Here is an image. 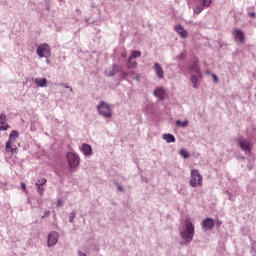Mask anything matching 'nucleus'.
I'll return each instance as SVG.
<instances>
[{"label": "nucleus", "mask_w": 256, "mask_h": 256, "mask_svg": "<svg viewBox=\"0 0 256 256\" xmlns=\"http://www.w3.org/2000/svg\"><path fill=\"white\" fill-rule=\"evenodd\" d=\"M204 9H205V6L201 4V5L196 6L193 9V11H194L195 15H199Z\"/></svg>", "instance_id": "obj_19"}, {"label": "nucleus", "mask_w": 256, "mask_h": 256, "mask_svg": "<svg viewBox=\"0 0 256 256\" xmlns=\"http://www.w3.org/2000/svg\"><path fill=\"white\" fill-rule=\"evenodd\" d=\"M8 129H11V126L7 123V116L0 114V131H7Z\"/></svg>", "instance_id": "obj_9"}, {"label": "nucleus", "mask_w": 256, "mask_h": 256, "mask_svg": "<svg viewBox=\"0 0 256 256\" xmlns=\"http://www.w3.org/2000/svg\"><path fill=\"white\" fill-rule=\"evenodd\" d=\"M211 3H213V0H202V5L204 7H211Z\"/></svg>", "instance_id": "obj_26"}, {"label": "nucleus", "mask_w": 256, "mask_h": 256, "mask_svg": "<svg viewBox=\"0 0 256 256\" xmlns=\"http://www.w3.org/2000/svg\"><path fill=\"white\" fill-rule=\"evenodd\" d=\"M163 139L166 141V143H175V136L172 134H163Z\"/></svg>", "instance_id": "obj_18"}, {"label": "nucleus", "mask_w": 256, "mask_h": 256, "mask_svg": "<svg viewBox=\"0 0 256 256\" xmlns=\"http://www.w3.org/2000/svg\"><path fill=\"white\" fill-rule=\"evenodd\" d=\"M59 241V233L51 232L48 236V246L53 247Z\"/></svg>", "instance_id": "obj_10"}, {"label": "nucleus", "mask_w": 256, "mask_h": 256, "mask_svg": "<svg viewBox=\"0 0 256 256\" xmlns=\"http://www.w3.org/2000/svg\"><path fill=\"white\" fill-rule=\"evenodd\" d=\"M212 77H213L215 83H217L219 81V78H217V75L213 74Z\"/></svg>", "instance_id": "obj_32"}, {"label": "nucleus", "mask_w": 256, "mask_h": 256, "mask_svg": "<svg viewBox=\"0 0 256 256\" xmlns=\"http://www.w3.org/2000/svg\"><path fill=\"white\" fill-rule=\"evenodd\" d=\"M137 67V62L133 61V59H128V69H135Z\"/></svg>", "instance_id": "obj_21"}, {"label": "nucleus", "mask_w": 256, "mask_h": 256, "mask_svg": "<svg viewBox=\"0 0 256 256\" xmlns=\"http://www.w3.org/2000/svg\"><path fill=\"white\" fill-rule=\"evenodd\" d=\"M119 191H123V188L121 186H118Z\"/></svg>", "instance_id": "obj_35"}, {"label": "nucleus", "mask_w": 256, "mask_h": 256, "mask_svg": "<svg viewBox=\"0 0 256 256\" xmlns=\"http://www.w3.org/2000/svg\"><path fill=\"white\" fill-rule=\"evenodd\" d=\"M97 109L102 117H106V119H111V117H113V112L109 104L101 102L100 105H98Z\"/></svg>", "instance_id": "obj_4"}, {"label": "nucleus", "mask_w": 256, "mask_h": 256, "mask_svg": "<svg viewBox=\"0 0 256 256\" xmlns=\"http://www.w3.org/2000/svg\"><path fill=\"white\" fill-rule=\"evenodd\" d=\"M233 37L236 39V41H239L240 43H245V33L241 29H235L233 31Z\"/></svg>", "instance_id": "obj_8"}, {"label": "nucleus", "mask_w": 256, "mask_h": 256, "mask_svg": "<svg viewBox=\"0 0 256 256\" xmlns=\"http://www.w3.org/2000/svg\"><path fill=\"white\" fill-rule=\"evenodd\" d=\"M176 125H178V127H187L189 125V122L177 120Z\"/></svg>", "instance_id": "obj_23"}, {"label": "nucleus", "mask_w": 256, "mask_h": 256, "mask_svg": "<svg viewBox=\"0 0 256 256\" xmlns=\"http://www.w3.org/2000/svg\"><path fill=\"white\" fill-rule=\"evenodd\" d=\"M199 77H201V75L199 76L198 74L191 76V82L194 85V89H197V87H199Z\"/></svg>", "instance_id": "obj_17"}, {"label": "nucleus", "mask_w": 256, "mask_h": 256, "mask_svg": "<svg viewBox=\"0 0 256 256\" xmlns=\"http://www.w3.org/2000/svg\"><path fill=\"white\" fill-rule=\"evenodd\" d=\"M21 187H22V190L24 191V193H27V185L25 184V182L21 183Z\"/></svg>", "instance_id": "obj_29"}, {"label": "nucleus", "mask_w": 256, "mask_h": 256, "mask_svg": "<svg viewBox=\"0 0 256 256\" xmlns=\"http://www.w3.org/2000/svg\"><path fill=\"white\" fill-rule=\"evenodd\" d=\"M250 15H251L252 17H255V13H254V12L250 13Z\"/></svg>", "instance_id": "obj_37"}, {"label": "nucleus", "mask_w": 256, "mask_h": 256, "mask_svg": "<svg viewBox=\"0 0 256 256\" xmlns=\"http://www.w3.org/2000/svg\"><path fill=\"white\" fill-rule=\"evenodd\" d=\"M180 237L185 243H191V241H193V237H195V226L191 222V219H185L184 224L180 229Z\"/></svg>", "instance_id": "obj_1"}, {"label": "nucleus", "mask_w": 256, "mask_h": 256, "mask_svg": "<svg viewBox=\"0 0 256 256\" xmlns=\"http://www.w3.org/2000/svg\"><path fill=\"white\" fill-rule=\"evenodd\" d=\"M70 169H75L79 165V156L73 152L67 154Z\"/></svg>", "instance_id": "obj_6"}, {"label": "nucleus", "mask_w": 256, "mask_h": 256, "mask_svg": "<svg viewBox=\"0 0 256 256\" xmlns=\"http://www.w3.org/2000/svg\"><path fill=\"white\" fill-rule=\"evenodd\" d=\"M154 95H155V97H158V99H161V88H157L154 91Z\"/></svg>", "instance_id": "obj_27"}, {"label": "nucleus", "mask_w": 256, "mask_h": 256, "mask_svg": "<svg viewBox=\"0 0 256 256\" xmlns=\"http://www.w3.org/2000/svg\"><path fill=\"white\" fill-rule=\"evenodd\" d=\"M191 73H195L198 77H201V69L199 68V62L195 61L189 67Z\"/></svg>", "instance_id": "obj_12"}, {"label": "nucleus", "mask_w": 256, "mask_h": 256, "mask_svg": "<svg viewBox=\"0 0 256 256\" xmlns=\"http://www.w3.org/2000/svg\"><path fill=\"white\" fill-rule=\"evenodd\" d=\"M37 192L39 193V195H43V193H45V188L38 186L37 187Z\"/></svg>", "instance_id": "obj_28"}, {"label": "nucleus", "mask_w": 256, "mask_h": 256, "mask_svg": "<svg viewBox=\"0 0 256 256\" xmlns=\"http://www.w3.org/2000/svg\"><path fill=\"white\" fill-rule=\"evenodd\" d=\"M81 151L84 155L89 156L92 155L93 148L91 147V145L84 143L82 144Z\"/></svg>", "instance_id": "obj_13"}, {"label": "nucleus", "mask_w": 256, "mask_h": 256, "mask_svg": "<svg viewBox=\"0 0 256 256\" xmlns=\"http://www.w3.org/2000/svg\"><path fill=\"white\" fill-rule=\"evenodd\" d=\"M216 223L218 227H221V221L218 220Z\"/></svg>", "instance_id": "obj_33"}, {"label": "nucleus", "mask_w": 256, "mask_h": 256, "mask_svg": "<svg viewBox=\"0 0 256 256\" xmlns=\"http://www.w3.org/2000/svg\"><path fill=\"white\" fill-rule=\"evenodd\" d=\"M213 227H215V220L206 218L202 221V229H204V231H211Z\"/></svg>", "instance_id": "obj_7"}, {"label": "nucleus", "mask_w": 256, "mask_h": 256, "mask_svg": "<svg viewBox=\"0 0 256 256\" xmlns=\"http://www.w3.org/2000/svg\"><path fill=\"white\" fill-rule=\"evenodd\" d=\"M17 139H19V132L17 130H12L9 135V140L6 142L5 151L6 153H10L11 155H15L18 153L20 144L17 143Z\"/></svg>", "instance_id": "obj_2"}, {"label": "nucleus", "mask_w": 256, "mask_h": 256, "mask_svg": "<svg viewBox=\"0 0 256 256\" xmlns=\"http://www.w3.org/2000/svg\"><path fill=\"white\" fill-rule=\"evenodd\" d=\"M32 81L37 85V87H46L47 79L46 78H32Z\"/></svg>", "instance_id": "obj_15"}, {"label": "nucleus", "mask_w": 256, "mask_h": 256, "mask_svg": "<svg viewBox=\"0 0 256 256\" xmlns=\"http://www.w3.org/2000/svg\"><path fill=\"white\" fill-rule=\"evenodd\" d=\"M79 256H87V254L79 252Z\"/></svg>", "instance_id": "obj_34"}, {"label": "nucleus", "mask_w": 256, "mask_h": 256, "mask_svg": "<svg viewBox=\"0 0 256 256\" xmlns=\"http://www.w3.org/2000/svg\"><path fill=\"white\" fill-rule=\"evenodd\" d=\"M180 155L184 159H189V152H187V150H185V149L180 150Z\"/></svg>", "instance_id": "obj_24"}, {"label": "nucleus", "mask_w": 256, "mask_h": 256, "mask_svg": "<svg viewBox=\"0 0 256 256\" xmlns=\"http://www.w3.org/2000/svg\"><path fill=\"white\" fill-rule=\"evenodd\" d=\"M154 68H155V71H156L159 79H161V66L158 63H156Z\"/></svg>", "instance_id": "obj_25"}, {"label": "nucleus", "mask_w": 256, "mask_h": 256, "mask_svg": "<svg viewBox=\"0 0 256 256\" xmlns=\"http://www.w3.org/2000/svg\"><path fill=\"white\" fill-rule=\"evenodd\" d=\"M61 205H63V200H58L57 201V207H61Z\"/></svg>", "instance_id": "obj_31"}, {"label": "nucleus", "mask_w": 256, "mask_h": 256, "mask_svg": "<svg viewBox=\"0 0 256 256\" xmlns=\"http://www.w3.org/2000/svg\"><path fill=\"white\" fill-rule=\"evenodd\" d=\"M74 220H75V212H72L70 217V223H73Z\"/></svg>", "instance_id": "obj_30"}, {"label": "nucleus", "mask_w": 256, "mask_h": 256, "mask_svg": "<svg viewBox=\"0 0 256 256\" xmlns=\"http://www.w3.org/2000/svg\"><path fill=\"white\" fill-rule=\"evenodd\" d=\"M191 187H203V176L199 173V170L192 169L190 176Z\"/></svg>", "instance_id": "obj_3"}, {"label": "nucleus", "mask_w": 256, "mask_h": 256, "mask_svg": "<svg viewBox=\"0 0 256 256\" xmlns=\"http://www.w3.org/2000/svg\"><path fill=\"white\" fill-rule=\"evenodd\" d=\"M162 95H163V90H162Z\"/></svg>", "instance_id": "obj_38"}, {"label": "nucleus", "mask_w": 256, "mask_h": 256, "mask_svg": "<svg viewBox=\"0 0 256 256\" xmlns=\"http://www.w3.org/2000/svg\"><path fill=\"white\" fill-rule=\"evenodd\" d=\"M239 147L242 149V151H247L248 153H251L252 144L249 141L245 140H239Z\"/></svg>", "instance_id": "obj_11"}, {"label": "nucleus", "mask_w": 256, "mask_h": 256, "mask_svg": "<svg viewBox=\"0 0 256 256\" xmlns=\"http://www.w3.org/2000/svg\"><path fill=\"white\" fill-rule=\"evenodd\" d=\"M46 183H47V179L46 178H40V179H38L36 181L35 185H36V187H42Z\"/></svg>", "instance_id": "obj_20"}, {"label": "nucleus", "mask_w": 256, "mask_h": 256, "mask_svg": "<svg viewBox=\"0 0 256 256\" xmlns=\"http://www.w3.org/2000/svg\"><path fill=\"white\" fill-rule=\"evenodd\" d=\"M45 215H51V212L50 211L45 212Z\"/></svg>", "instance_id": "obj_36"}, {"label": "nucleus", "mask_w": 256, "mask_h": 256, "mask_svg": "<svg viewBox=\"0 0 256 256\" xmlns=\"http://www.w3.org/2000/svg\"><path fill=\"white\" fill-rule=\"evenodd\" d=\"M36 53L39 57H51V46L49 44H41L37 47Z\"/></svg>", "instance_id": "obj_5"}, {"label": "nucleus", "mask_w": 256, "mask_h": 256, "mask_svg": "<svg viewBox=\"0 0 256 256\" xmlns=\"http://www.w3.org/2000/svg\"><path fill=\"white\" fill-rule=\"evenodd\" d=\"M119 73V67L117 65L112 66L111 69L106 71L107 77H113V75H117Z\"/></svg>", "instance_id": "obj_16"}, {"label": "nucleus", "mask_w": 256, "mask_h": 256, "mask_svg": "<svg viewBox=\"0 0 256 256\" xmlns=\"http://www.w3.org/2000/svg\"><path fill=\"white\" fill-rule=\"evenodd\" d=\"M175 31H176V33H178V35H180V37H182L183 39H186L188 33H187V30H185V28H183V26H181V25L175 26Z\"/></svg>", "instance_id": "obj_14"}, {"label": "nucleus", "mask_w": 256, "mask_h": 256, "mask_svg": "<svg viewBox=\"0 0 256 256\" xmlns=\"http://www.w3.org/2000/svg\"><path fill=\"white\" fill-rule=\"evenodd\" d=\"M137 57H141V51H132L130 59H137Z\"/></svg>", "instance_id": "obj_22"}]
</instances>
